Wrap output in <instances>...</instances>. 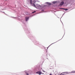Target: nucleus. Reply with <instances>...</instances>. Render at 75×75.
Returning a JSON list of instances; mask_svg holds the SVG:
<instances>
[{
  "instance_id": "obj_1",
  "label": "nucleus",
  "mask_w": 75,
  "mask_h": 75,
  "mask_svg": "<svg viewBox=\"0 0 75 75\" xmlns=\"http://www.w3.org/2000/svg\"><path fill=\"white\" fill-rule=\"evenodd\" d=\"M36 74H38L39 75H41L42 74L41 71H38L37 72H36Z\"/></svg>"
},
{
  "instance_id": "obj_2",
  "label": "nucleus",
  "mask_w": 75,
  "mask_h": 75,
  "mask_svg": "<svg viewBox=\"0 0 75 75\" xmlns=\"http://www.w3.org/2000/svg\"><path fill=\"white\" fill-rule=\"evenodd\" d=\"M29 19V17H25V21H28Z\"/></svg>"
},
{
  "instance_id": "obj_3",
  "label": "nucleus",
  "mask_w": 75,
  "mask_h": 75,
  "mask_svg": "<svg viewBox=\"0 0 75 75\" xmlns=\"http://www.w3.org/2000/svg\"><path fill=\"white\" fill-rule=\"evenodd\" d=\"M64 4V2L63 1H62L60 4V6H62V5H63V4Z\"/></svg>"
},
{
  "instance_id": "obj_4",
  "label": "nucleus",
  "mask_w": 75,
  "mask_h": 75,
  "mask_svg": "<svg viewBox=\"0 0 75 75\" xmlns=\"http://www.w3.org/2000/svg\"><path fill=\"white\" fill-rule=\"evenodd\" d=\"M63 73H65V75H66L67 74H69V72H63Z\"/></svg>"
},
{
  "instance_id": "obj_5",
  "label": "nucleus",
  "mask_w": 75,
  "mask_h": 75,
  "mask_svg": "<svg viewBox=\"0 0 75 75\" xmlns=\"http://www.w3.org/2000/svg\"><path fill=\"white\" fill-rule=\"evenodd\" d=\"M60 75H65V74H64V73H62L60 74Z\"/></svg>"
},
{
  "instance_id": "obj_6",
  "label": "nucleus",
  "mask_w": 75,
  "mask_h": 75,
  "mask_svg": "<svg viewBox=\"0 0 75 75\" xmlns=\"http://www.w3.org/2000/svg\"><path fill=\"white\" fill-rule=\"evenodd\" d=\"M47 4H48L49 5H51V3H48V2H47Z\"/></svg>"
},
{
  "instance_id": "obj_7",
  "label": "nucleus",
  "mask_w": 75,
  "mask_h": 75,
  "mask_svg": "<svg viewBox=\"0 0 75 75\" xmlns=\"http://www.w3.org/2000/svg\"><path fill=\"white\" fill-rule=\"evenodd\" d=\"M31 4H32V0H30Z\"/></svg>"
},
{
  "instance_id": "obj_8",
  "label": "nucleus",
  "mask_w": 75,
  "mask_h": 75,
  "mask_svg": "<svg viewBox=\"0 0 75 75\" xmlns=\"http://www.w3.org/2000/svg\"><path fill=\"white\" fill-rule=\"evenodd\" d=\"M75 71H71V73H75Z\"/></svg>"
},
{
  "instance_id": "obj_9",
  "label": "nucleus",
  "mask_w": 75,
  "mask_h": 75,
  "mask_svg": "<svg viewBox=\"0 0 75 75\" xmlns=\"http://www.w3.org/2000/svg\"><path fill=\"white\" fill-rule=\"evenodd\" d=\"M63 10H65V11H67L68 10V9H67L64 8V9H63Z\"/></svg>"
},
{
  "instance_id": "obj_10",
  "label": "nucleus",
  "mask_w": 75,
  "mask_h": 75,
  "mask_svg": "<svg viewBox=\"0 0 75 75\" xmlns=\"http://www.w3.org/2000/svg\"><path fill=\"white\" fill-rule=\"evenodd\" d=\"M25 74H26V75H29V74H28V73H27V72H25Z\"/></svg>"
},
{
  "instance_id": "obj_11",
  "label": "nucleus",
  "mask_w": 75,
  "mask_h": 75,
  "mask_svg": "<svg viewBox=\"0 0 75 75\" xmlns=\"http://www.w3.org/2000/svg\"><path fill=\"white\" fill-rule=\"evenodd\" d=\"M36 11H34V12H33L32 13H35Z\"/></svg>"
},
{
  "instance_id": "obj_12",
  "label": "nucleus",
  "mask_w": 75,
  "mask_h": 75,
  "mask_svg": "<svg viewBox=\"0 0 75 75\" xmlns=\"http://www.w3.org/2000/svg\"><path fill=\"white\" fill-rule=\"evenodd\" d=\"M53 3L55 4V3H56V2H53Z\"/></svg>"
},
{
  "instance_id": "obj_13",
  "label": "nucleus",
  "mask_w": 75,
  "mask_h": 75,
  "mask_svg": "<svg viewBox=\"0 0 75 75\" xmlns=\"http://www.w3.org/2000/svg\"><path fill=\"white\" fill-rule=\"evenodd\" d=\"M33 5L34 6H35V4H33Z\"/></svg>"
},
{
  "instance_id": "obj_14",
  "label": "nucleus",
  "mask_w": 75,
  "mask_h": 75,
  "mask_svg": "<svg viewBox=\"0 0 75 75\" xmlns=\"http://www.w3.org/2000/svg\"><path fill=\"white\" fill-rule=\"evenodd\" d=\"M63 9H64V8H61V9H62L63 10Z\"/></svg>"
},
{
  "instance_id": "obj_15",
  "label": "nucleus",
  "mask_w": 75,
  "mask_h": 75,
  "mask_svg": "<svg viewBox=\"0 0 75 75\" xmlns=\"http://www.w3.org/2000/svg\"><path fill=\"white\" fill-rule=\"evenodd\" d=\"M50 75H52V74H50Z\"/></svg>"
},
{
  "instance_id": "obj_16",
  "label": "nucleus",
  "mask_w": 75,
  "mask_h": 75,
  "mask_svg": "<svg viewBox=\"0 0 75 75\" xmlns=\"http://www.w3.org/2000/svg\"><path fill=\"white\" fill-rule=\"evenodd\" d=\"M42 74H44V73H42Z\"/></svg>"
}]
</instances>
